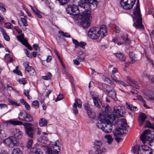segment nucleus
Listing matches in <instances>:
<instances>
[{
    "label": "nucleus",
    "instance_id": "1",
    "mask_svg": "<svg viewBox=\"0 0 154 154\" xmlns=\"http://www.w3.org/2000/svg\"><path fill=\"white\" fill-rule=\"evenodd\" d=\"M115 106L113 109H110V106H102L101 109H105L104 111L100 113L98 116V118L100 122L97 124V126L101 129L105 133L110 132L112 130V122L115 120V116L121 117L125 115V112L123 111L116 110Z\"/></svg>",
    "mask_w": 154,
    "mask_h": 154
},
{
    "label": "nucleus",
    "instance_id": "2",
    "mask_svg": "<svg viewBox=\"0 0 154 154\" xmlns=\"http://www.w3.org/2000/svg\"><path fill=\"white\" fill-rule=\"evenodd\" d=\"M146 125L144 127H148L151 129V130L149 129L144 131L140 136V140L144 143L146 141H149V145L152 146L154 144V133L153 131L154 128L152 126L151 123L149 121L146 120L145 121Z\"/></svg>",
    "mask_w": 154,
    "mask_h": 154
},
{
    "label": "nucleus",
    "instance_id": "3",
    "mask_svg": "<svg viewBox=\"0 0 154 154\" xmlns=\"http://www.w3.org/2000/svg\"><path fill=\"white\" fill-rule=\"evenodd\" d=\"M107 34V29L106 26L104 25L101 26L100 28L93 27L91 28L88 32V36L92 39H97L100 35L101 37H104Z\"/></svg>",
    "mask_w": 154,
    "mask_h": 154
},
{
    "label": "nucleus",
    "instance_id": "4",
    "mask_svg": "<svg viewBox=\"0 0 154 154\" xmlns=\"http://www.w3.org/2000/svg\"><path fill=\"white\" fill-rule=\"evenodd\" d=\"M133 13L134 15L133 17L134 22L133 25L137 29H143L144 26L142 24V18L141 16L139 1L137 2L135 8L133 9Z\"/></svg>",
    "mask_w": 154,
    "mask_h": 154
},
{
    "label": "nucleus",
    "instance_id": "5",
    "mask_svg": "<svg viewBox=\"0 0 154 154\" xmlns=\"http://www.w3.org/2000/svg\"><path fill=\"white\" fill-rule=\"evenodd\" d=\"M121 124L119 123L120 125V127H116L112 131L113 134L115 137V139L117 143H119L123 140L122 138L118 137V136L122 137L124 133V130L126 131L127 123L126 120L124 119H122L121 120Z\"/></svg>",
    "mask_w": 154,
    "mask_h": 154
},
{
    "label": "nucleus",
    "instance_id": "6",
    "mask_svg": "<svg viewBox=\"0 0 154 154\" xmlns=\"http://www.w3.org/2000/svg\"><path fill=\"white\" fill-rule=\"evenodd\" d=\"M97 4L98 2L96 0H84L80 5L82 7V12L84 13L87 11L90 12L89 9L92 10H94L96 8Z\"/></svg>",
    "mask_w": 154,
    "mask_h": 154
},
{
    "label": "nucleus",
    "instance_id": "7",
    "mask_svg": "<svg viewBox=\"0 0 154 154\" xmlns=\"http://www.w3.org/2000/svg\"><path fill=\"white\" fill-rule=\"evenodd\" d=\"M79 16L81 17L80 24L84 28L88 27L90 25L89 20L91 17V12L86 11L84 13L82 12Z\"/></svg>",
    "mask_w": 154,
    "mask_h": 154
},
{
    "label": "nucleus",
    "instance_id": "8",
    "mask_svg": "<svg viewBox=\"0 0 154 154\" xmlns=\"http://www.w3.org/2000/svg\"><path fill=\"white\" fill-rule=\"evenodd\" d=\"M23 125L28 137L32 139H35L37 130L35 126L29 123H24Z\"/></svg>",
    "mask_w": 154,
    "mask_h": 154
},
{
    "label": "nucleus",
    "instance_id": "9",
    "mask_svg": "<svg viewBox=\"0 0 154 154\" xmlns=\"http://www.w3.org/2000/svg\"><path fill=\"white\" fill-rule=\"evenodd\" d=\"M3 143L6 146L11 148L14 146H17L19 145V141L15 137L13 136L5 139Z\"/></svg>",
    "mask_w": 154,
    "mask_h": 154
},
{
    "label": "nucleus",
    "instance_id": "10",
    "mask_svg": "<svg viewBox=\"0 0 154 154\" xmlns=\"http://www.w3.org/2000/svg\"><path fill=\"white\" fill-rule=\"evenodd\" d=\"M68 7L66 8V10L68 14L73 15L79 14L80 13L79 9L77 5H72L66 4Z\"/></svg>",
    "mask_w": 154,
    "mask_h": 154
},
{
    "label": "nucleus",
    "instance_id": "11",
    "mask_svg": "<svg viewBox=\"0 0 154 154\" xmlns=\"http://www.w3.org/2000/svg\"><path fill=\"white\" fill-rule=\"evenodd\" d=\"M136 0H121L120 4L123 9L129 10L132 8Z\"/></svg>",
    "mask_w": 154,
    "mask_h": 154
},
{
    "label": "nucleus",
    "instance_id": "12",
    "mask_svg": "<svg viewBox=\"0 0 154 154\" xmlns=\"http://www.w3.org/2000/svg\"><path fill=\"white\" fill-rule=\"evenodd\" d=\"M145 97L148 100L154 101V92L150 90H146L145 93Z\"/></svg>",
    "mask_w": 154,
    "mask_h": 154
},
{
    "label": "nucleus",
    "instance_id": "13",
    "mask_svg": "<svg viewBox=\"0 0 154 154\" xmlns=\"http://www.w3.org/2000/svg\"><path fill=\"white\" fill-rule=\"evenodd\" d=\"M84 108L87 112V114L89 117L92 119L95 118V113L93 110L90 108V106H85Z\"/></svg>",
    "mask_w": 154,
    "mask_h": 154
},
{
    "label": "nucleus",
    "instance_id": "14",
    "mask_svg": "<svg viewBox=\"0 0 154 154\" xmlns=\"http://www.w3.org/2000/svg\"><path fill=\"white\" fill-rule=\"evenodd\" d=\"M147 119V116L145 113L141 112L139 116L138 120L139 122V125L142 126L145 121V120Z\"/></svg>",
    "mask_w": 154,
    "mask_h": 154
},
{
    "label": "nucleus",
    "instance_id": "15",
    "mask_svg": "<svg viewBox=\"0 0 154 154\" xmlns=\"http://www.w3.org/2000/svg\"><path fill=\"white\" fill-rule=\"evenodd\" d=\"M129 56L131 60L130 62H128V63H125V67H128V66H127V64L128 65L129 64H132L134 63L135 62V57L134 54L132 52H130L129 54Z\"/></svg>",
    "mask_w": 154,
    "mask_h": 154
},
{
    "label": "nucleus",
    "instance_id": "16",
    "mask_svg": "<svg viewBox=\"0 0 154 154\" xmlns=\"http://www.w3.org/2000/svg\"><path fill=\"white\" fill-rule=\"evenodd\" d=\"M57 147H53V146H50L47 149V152L48 154H58L60 150L58 151Z\"/></svg>",
    "mask_w": 154,
    "mask_h": 154
},
{
    "label": "nucleus",
    "instance_id": "17",
    "mask_svg": "<svg viewBox=\"0 0 154 154\" xmlns=\"http://www.w3.org/2000/svg\"><path fill=\"white\" fill-rule=\"evenodd\" d=\"M43 152L41 149L34 147L30 149L29 154H43Z\"/></svg>",
    "mask_w": 154,
    "mask_h": 154
},
{
    "label": "nucleus",
    "instance_id": "18",
    "mask_svg": "<svg viewBox=\"0 0 154 154\" xmlns=\"http://www.w3.org/2000/svg\"><path fill=\"white\" fill-rule=\"evenodd\" d=\"M114 54L122 62H125L126 57L123 53L118 52L114 53Z\"/></svg>",
    "mask_w": 154,
    "mask_h": 154
},
{
    "label": "nucleus",
    "instance_id": "19",
    "mask_svg": "<svg viewBox=\"0 0 154 154\" xmlns=\"http://www.w3.org/2000/svg\"><path fill=\"white\" fill-rule=\"evenodd\" d=\"M107 94L109 96L114 100H116L117 99L116 92L114 90L111 89Z\"/></svg>",
    "mask_w": 154,
    "mask_h": 154
},
{
    "label": "nucleus",
    "instance_id": "20",
    "mask_svg": "<svg viewBox=\"0 0 154 154\" xmlns=\"http://www.w3.org/2000/svg\"><path fill=\"white\" fill-rule=\"evenodd\" d=\"M93 100L95 106H103L101 100L98 98L94 97H93Z\"/></svg>",
    "mask_w": 154,
    "mask_h": 154
},
{
    "label": "nucleus",
    "instance_id": "21",
    "mask_svg": "<svg viewBox=\"0 0 154 154\" xmlns=\"http://www.w3.org/2000/svg\"><path fill=\"white\" fill-rule=\"evenodd\" d=\"M8 122L13 125H23V123L20 121L18 120H10L8 121Z\"/></svg>",
    "mask_w": 154,
    "mask_h": 154
},
{
    "label": "nucleus",
    "instance_id": "22",
    "mask_svg": "<svg viewBox=\"0 0 154 154\" xmlns=\"http://www.w3.org/2000/svg\"><path fill=\"white\" fill-rule=\"evenodd\" d=\"M102 86L103 90L107 94L112 89L111 87L109 85L106 84H102Z\"/></svg>",
    "mask_w": 154,
    "mask_h": 154
},
{
    "label": "nucleus",
    "instance_id": "23",
    "mask_svg": "<svg viewBox=\"0 0 154 154\" xmlns=\"http://www.w3.org/2000/svg\"><path fill=\"white\" fill-rule=\"evenodd\" d=\"M140 147L137 146H133L131 149V152L134 154H135V152H137L138 154H142V152H141Z\"/></svg>",
    "mask_w": 154,
    "mask_h": 154
},
{
    "label": "nucleus",
    "instance_id": "24",
    "mask_svg": "<svg viewBox=\"0 0 154 154\" xmlns=\"http://www.w3.org/2000/svg\"><path fill=\"white\" fill-rule=\"evenodd\" d=\"M121 38L122 40L127 44H129L131 43V41L128 38V35L126 34L122 35L121 36Z\"/></svg>",
    "mask_w": 154,
    "mask_h": 154
},
{
    "label": "nucleus",
    "instance_id": "25",
    "mask_svg": "<svg viewBox=\"0 0 154 154\" xmlns=\"http://www.w3.org/2000/svg\"><path fill=\"white\" fill-rule=\"evenodd\" d=\"M27 112L26 111L21 112L18 115V118L19 119L23 121Z\"/></svg>",
    "mask_w": 154,
    "mask_h": 154
},
{
    "label": "nucleus",
    "instance_id": "26",
    "mask_svg": "<svg viewBox=\"0 0 154 154\" xmlns=\"http://www.w3.org/2000/svg\"><path fill=\"white\" fill-rule=\"evenodd\" d=\"M13 136L15 137V138L18 141V140L22 137V135L21 132L18 129L17 130L16 133H15L14 135Z\"/></svg>",
    "mask_w": 154,
    "mask_h": 154
},
{
    "label": "nucleus",
    "instance_id": "27",
    "mask_svg": "<svg viewBox=\"0 0 154 154\" xmlns=\"http://www.w3.org/2000/svg\"><path fill=\"white\" fill-rule=\"evenodd\" d=\"M48 139L45 136H43L39 138L38 139V141L42 143L46 144L48 142Z\"/></svg>",
    "mask_w": 154,
    "mask_h": 154
},
{
    "label": "nucleus",
    "instance_id": "28",
    "mask_svg": "<svg viewBox=\"0 0 154 154\" xmlns=\"http://www.w3.org/2000/svg\"><path fill=\"white\" fill-rule=\"evenodd\" d=\"M138 147H140L141 152H143V151H146L147 150H151V148L147 145H144L141 146H137Z\"/></svg>",
    "mask_w": 154,
    "mask_h": 154
},
{
    "label": "nucleus",
    "instance_id": "29",
    "mask_svg": "<svg viewBox=\"0 0 154 154\" xmlns=\"http://www.w3.org/2000/svg\"><path fill=\"white\" fill-rule=\"evenodd\" d=\"M47 120L45 118L41 119L39 121V125L41 127L46 126L47 124Z\"/></svg>",
    "mask_w": 154,
    "mask_h": 154
},
{
    "label": "nucleus",
    "instance_id": "30",
    "mask_svg": "<svg viewBox=\"0 0 154 154\" xmlns=\"http://www.w3.org/2000/svg\"><path fill=\"white\" fill-rule=\"evenodd\" d=\"M94 146H93V147L97 149L100 148L102 146L101 142L96 140L94 142Z\"/></svg>",
    "mask_w": 154,
    "mask_h": 154
},
{
    "label": "nucleus",
    "instance_id": "31",
    "mask_svg": "<svg viewBox=\"0 0 154 154\" xmlns=\"http://www.w3.org/2000/svg\"><path fill=\"white\" fill-rule=\"evenodd\" d=\"M26 70L31 75H34L35 73V70L31 66L30 67H28L26 69Z\"/></svg>",
    "mask_w": 154,
    "mask_h": 154
},
{
    "label": "nucleus",
    "instance_id": "32",
    "mask_svg": "<svg viewBox=\"0 0 154 154\" xmlns=\"http://www.w3.org/2000/svg\"><path fill=\"white\" fill-rule=\"evenodd\" d=\"M32 119L33 118L32 116L27 113V114L23 121L27 122H31L32 120Z\"/></svg>",
    "mask_w": 154,
    "mask_h": 154
},
{
    "label": "nucleus",
    "instance_id": "33",
    "mask_svg": "<svg viewBox=\"0 0 154 154\" xmlns=\"http://www.w3.org/2000/svg\"><path fill=\"white\" fill-rule=\"evenodd\" d=\"M58 32L63 37L66 38L70 37V35L67 32H64L63 31L61 30L59 31Z\"/></svg>",
    "mask_w": 154,
    "mask_h": 154
},
{
    "label": "nucleus",
    "instance_id": "34",
    "mask_svg": "<svg viewBox=\"0 0 154 154\" xmlns=\"http://www.w3.org/2000/svg\"><path fill=\"white\" fill-rule=\"evenodd\" d=\"M75 103L73 106H82V103L81 100L79 99H75Z\"/></svg>",
    "mask_w": 154,
    "mask_h": 154
},
{
    "label": "nucleus",
    "instance_id": "35",
    "mask_svg": "<svg viewBox=\"0 0 154 154\" xmlns=\"http://www.w3.org/2000/svg\"><path fill=\"white\" fill-rule=\"evenodd\" d=\"M105 137L107 139V143L109 144L111 143L113 140V138L109 134L106 135Z\"/></svg>",
    "mask_w": 154,
    "mask_h": 154
},
{
    "label": "nucleus",
    "instance_id": "36",
    "mask_svg": "<svg viewBox=\"0 0 154 154\" xmlns=\"http://www.w3.org/2000/svg\"><path fill=\"white\" fill-rule=\"evenodd\" d=\"M137 99L143 103V106H147L146 105L145 101L141 96L140 95H137Z\"/></svg>",
    "mask_w": 154,
    "mask_h": 154
},
{
    "label": "nucleus",
    "instance_id": "37",
    "mask_svg": "<svg viewBox=\"0 0 154 154\" xmlns=\"http://www.w3.org/2000/svg\"><path fill=\"white\" fill-rule=\"evenodd\" d=\"M33 139H32L29 140L28 141L26 144V147L27 149H29L31 147L32 143H33Z\"/></svg>",
    "mask_w": 154,
    "mask_h": 154
},
{
    "label": "nucleus",
    "instance_id": "38",
    "mask_svg": "<svg viewBox=\"0 0 154 154\" xmlns=\"http://www.w3.org/2000/svg\"><path fill=\"white\" fill-rule=\"evenodd\" d=\"M11 154H21V152L20 150L19 149L16 148L13 149Z\"/></svg>",
    "mask_w": 154,
    "mask_h": 154
},
{
    "label": "nucleus",
    "instance_id": "39",
    "mask_svg": "<svg viewBox=\"0 0 154 154\" xmlns=\"http://www.w3.org/2000/svg\"><path fill=\"white\" fill-rule=\"evenodd\" d=\"M72 2L75 3H77L79 7L82 9V7L80 6V4L82 3V1H84V0H72Z\"/></svg>",
    "mask_w": 154,
    "mask_h": 154
},
{
    "label": "nucleus",
    "instance_id": "40",
    "mask_svg": "<svg viewBox=\"0 0 154 154\" xmlns=\"http://www.w3.org/2000/svg\"><path fill=\"white\" fill-rule=\"evenodd\" d=\"M18 82L20 84L24 85L27 83L26 80L25 78L20 79L18 80Z\"/></svg>",
    "mask_w": 154,
    "mask_h": 154
},
{
    "label": "nucleus",
    "instance_id": "41",
    "mask_svg": "<svg viewBox=\"0 0 154 154\" xmlns=\"http://www.w3.org/2000/svg\"><path fill=\"white\" fill-rule=\"evenodd\" d=\"M112 41L119 45H121L123 44V42H120L116 38H113L112 40Z\"/></svg>",
    "mask_w": 154,
    "mask_h": 154
},
{
    "label": "nucleus",
    "instance_id": "42",
    "mask_svg": "<svg viewBox=\"0 0 154 154\" xmlns=\"http://www.w3.org/2000/svg\"><path fill=\"white\" fill-rule=\"evenodd\" d=\"M127 78L128 81L131 82L132 83L134 84L135 85L138 86V83L137 82L135 81L134 80L131 79L128 76Z\"/></svg>",
    "mask_w": 154,
    "mask_h": 154
},
{
    "label": "nucleus",
    "instance_id": "43",
    "mask_svg": "<svg viewBox=\"0 0 154 154\" xmlns=\"http://www.w3.org/2000/svg\"><path fill=\"white\" fill-rule=\"evenodd\" d=\"M23 93L25 96L28 99H30L31 97L29 96V91L28 90H24L23 91Z\"/></svg>",
    "mask_w": 154,
    "mask_h": 154
},
{
    "label": "nucleus",
    "instance_id": "44",
    "mask_svg": "<svg viewBox=\"0 0 154 154\" xmlns=\"http://www.w3.org/2000/svg\"><path fill=\"white\" fill-rule=\"evenodd\" d=\"M21 21L23 24V25L24 26H27L28 25V23L26 20L25 18H21Z\"/></svg>",
    "mask_w": 154,
    "mask_h": 154
},
{
    "label": "nucleus",
    "instance_id": "45",
    "mask_svg": "<svg viewBox=\"0 0 154 154\" xmlns=\"http://www.w3.org/2000/svg\"><path fill=\"white\" fill-rule=\"evenodd\" d=\"M64 97L63 95L62 94H59L57 97L56 100H55V102H57L58 101L62 100Z\"/></svg>",
    "mask_w": 154,
    "mask_h": 154
},
{
    "label": "nucleus",
    "instance_id": "46",
    "mask_svg": "<svg viewBox=\"0 0 154 154\" xmlns=\"http://www.w3.org/2000/svg\"><path fill=\"white\" fill-rule=\"evenodd\" d=\"M20 102L24 106H29V104L26 102L23 99L20 100Z\"/></svg>",
    "mask_w": 154,
    "mask_h": 154
},
{
    "label": "nucleus",
    "instance_id": "47",
    "mask_svg": "<svg viewBox=\"0 0 154 154\" xmlns=\"http://www.w3.org/2000/svg\"><path fill=\"white\" fill-rule=\"evenodd\" d=\"M79 44L77 46V47L79 46L82 48H84V47L85 46L86 44L85 42H81L79 43Z\"/></svg>",
    "mask_w": 154,
    "mask_h": 154
},
{
    "label": "nucleus",
    "instance_id": "48",
    "mask_svg": "<svg viewBox=\"0 0 154 154\" xmlns=\"http://www.w3.org/2000/svg\"><path fill=\"white\" fill-rule=\"evenodd\" d=\"M13 72L14 73L17 74L18 75L22 76L23 75L21 72L19 70L15 69L13 71Z\"/></svg>",
    "mask_w": 154,
    "mask_h": 154
},
{
    "label": "nucleus",
    "instance_id": "49",
    "mask_svg": "<svg viewBox=\"0 0 154 154\" xmlns=\"http://www.w3.org/2000/svg\"><path fill=\"white\" fill-rule=\"evenodd\" d=\"M9 103L12 105L15 106H20V103L17 104V103L13 100H10L9 101Z\"/></svg>",
    "mask_w": 154,
    "mask_h": 154
},
{
    "label": "nucleus",
    "instance_id": "50",
    "mask_svg": "<svg viewBox=\"0 0 154 154\" xmlns=\"http://www.w3.org/2000/svg\"><path fill=\"white\" fill-rule=\"evenodd\" d=\"M34 13L38 18H42V15L40 14V11L37 9H36V10L35 11H34Z\"/></svg>",
    "mask_w": 154,
    "mask_h": 154
},
{
    "label": "nucleus",
    "instance_id": "51",
    "mask_svg": "<svg viewBox=\"0 0 154 154\" xmlns=\"http://www.w3.org/2000/svg\"><path fill=\"white\" fill-rule=\"evenodd\" d=\"M54 52L55 53V54H56L57 55V56L58 58L60 60L61 63H62V65L63 66V67L64 68V65L63 64V62L60 59V57L58 54V51H57L56 50H54Z\"/></svg>",
    "mask_w": 154,
    "mask_h": 154
},
{
    "label": "nucleus",
    "instance_id": "52",
    "mask_svg": "<svg viewBox=\"0 0 154 154\" xmlns=\"http://www.w3.org/2000/svg\"><path fill=\"white\" fill-rule=\"evenodd\" d=\"M111 78L116 83H117L119 81L117 80V78L115 76L114 74H111Z\"/></svg>",
    "mask_w": 154,
    "mask_h": 154
},
{
    "label": "nucleus",
    "instance_id": "53",
    "mask_svg": "<svg viewBox=\"0 0 154 154\" xmlns=\"http://www.w3.org/2000/svg\"><path fill=\"white\" fill-rule=\"evenodd\" d=\"M128 109L131 110H133L134 111H136L137 110V106H128Z\"/></svg>",
    "mask_w": 154,
    "mask_h": 154
},
{
    "label": "nucleus",
    "instance_id": "54",
    "mask_svg": "<svg viewBox=\"0 0 154 154\" xmlns=\"http://www.w3.org/2000/svg\"><path fill=\"white\" fill-rule=\"evenodd\" d=\"M11 24L10 23H5V27L7 29H10L11 28Z\"/></svg>",
    "mask_w": 154,
    "mask_h": 154
},
{
    "label": "nucleus",
    "instance_id": "55",
    "mask_svg": "<svg viewBox=\"0 0 154 154\" xmlns=\"http://www.w3.org/2000/svg\"><path fill=\"white\" fill-rule=\"evenodd\" d=\"M39 102L38 100H35L33 101L32 103V106H39Z\"/></svg>",
    "mask_w": 154,
    "mask_h": 154
},
{
    "label": "nucleus",
    "instance_id": "56",
    "mask_svg": "<svg viewBox=\"0 0 154 154\" xmlns=\"http://www.w3.org/2000/svg\"><path fill=\"white\" fill-rule=\"evenodd\" d=\"M24 51L26 53V55L27 57H31V54L30 53V52H29L26 49H25Z\"/></svg>",
    "mask_w": 154,
    "mask_h": 154
},
{
    "label": "nucleus",
    "instance_id": "57",
    "mask_svg": "<svg viewBox=\"0 0 154 154\" xmlns=\"http://www.w3.org/2000/svg\"><path fill=\"white\" fill-rule=\"evenodd\" d=\"M0 10L4 12H5L6 11V9L4 7L2 4H0Z\"/></svg>",
    "mask_w": 154,
    "mask_h": 154
},
{
    "label": "nucleus",
    "instance_id": "58",
    "mask_svg": "<svg viewBox=\"0 0 154 154\" xmlns=\"http://www.w3.org/2000/svg\"><path fill=\"white\" fill-rule=\"evenodd\" d=\"M23 65L26 70L28 68V67H30V66H29V63L27 62H25L23 63Z\"/></svg>",
    "mask_w": 154,
    "mask_h": 154
},
{
    "label": "nucleus",
    "instance_id": "59",
    "mask_svg": "<svg viewBox=\"0 0 154 154\" xmlns=\"http://www.w3.org/2000/svg\"><path fill=\"white\" fill-rule=\"evenodd\" d=\"M24 38V35L23 34L21 33L20 35L18 36L17 38L19 40L23 39Z\"/></svg>",
    "mask_w": 154,
    "mask_h": 154
},
{
    "label": "nucleus",
    "instance_id": "60",
    "mask_svg": "<svg viewBox=\"0 0 154 154\" xmlns=\"http://www.w3.org/2000/svg\"><path fill=\"white\" fill-rule=\"evenodd\" d=\"M73 111L75 115L78 114V110L77 108V106H73Z\"/></svg>",
    "mask_w": 154,
    "mask_h": 154
},
{
    "label": "nucleus",
    "instance_id": "61",
    "mask_svg": "<svg viewBox=\"0 0 154 154\" xmlns=\"http://www.w3.org/2000/svg\"><path fill=\"white\" fill-rule=\"evenodd\" d=\"M115 32L116 33H119L120 32V30L119 27L117 26H115Z\"/></svg>",
    "mask_w": 154,
    "mask_h": 154
},
{
    "label": "nucleus",
    "instance_id": "62",
    "mask_svg": "<svg viewBox=\"0 0 154 154\" xmlns=\"http://www.w3.org/2000/svg\"><path fill=\"white\" fill-rule=\"evenodd\" d=\"M5 39L7 41H9L10 40V37L6 33L3 35Z\"/></svg>",
    "mask_w": 154,
    "mask_h": 154
},
{
    "label": "nucleus",
    "instance_id": "63",
    "mask_svg": "<svg viewBox=\"0 0 154 154\" xmlns=\"http://www.w3.org/2000/svg\"><path fill=\"white\" fill-rule=\"evenodd\" d=\"M72 41L73 43L75 45V48L77 47L79 43L76 40L73 38L72 39Z\"/></svg>",
    "mask_w": 154,
    "mask_h": 154
},
{
    "label": "nucleus",
    "instance_id": "64",
    "mask_svg": "<svg viewBox=\"0 0 154 154\" xmlns=\"http://www.w3.org/2000/svg\"><path fill=\"white\" fill-rule=\"evenodd\" d=\"M142 152V154H152V152L150 151V150H147L146 151Z\"/></svg>",
    "mask_w": 154,
    "mask_h": 154
}]
</instances>
